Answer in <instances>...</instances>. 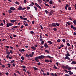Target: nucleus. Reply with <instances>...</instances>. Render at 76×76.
<instances>
[{
    "instance_id": "obj_1",
    "label": "nucleus",
    "mask_w": 76,
    "mask_h": 76,
    "mask_svg": "<svg viewBox=\"0 0 76 76\" xmlns=\"http://www.w3.org/2000/svg\"><path fill=\"white\" fill-rule=\"evenodd\" d=\"M44 57H45V56L43 55H41L40 56L36 57L35 58V60L37 62H38L39 61H38V59H43L44 58Z\"/></svg>"
},
{
    "instance_id": "obj_2",
    "label": "nucleus",
    "mask_w": 76,
    "mask_h": 76,
    "mask_svg": "<svg viewBox=\"0 0 76 76\" xmlns=\"http://www.w3.org/2000/svg\"><path fill=\"white\" fill-rule=\"evenodd\" d=\"M53 12L52 11H50L49 13V15L51 16V15H53Z\"/></svg>"
},
{
    "instance_id": "obj_3",
    "label": "nucleus",
    "mask_w": 76,
    "mask_h": 76,
    "mask_svg": "<svg viewBox=\"0 0 76 76\" xmlns=\"http://www.w3.org/2000/svg\"><path fill=\"white\" fill-rule=\"evenodd\" d=\"M71 28L72 29H74V30H76V27L74 26L73 25H72L71 26Z\"/></svg>"
},
{
    "instance_id": "obj_4",
    "label": "nucleus",
    "mask_w": 76,
    "mask_h": 76,
    "mask_svg": "<svg viewBox=\"0 0 76 76\" xmlns=\"http://www.w3.org/2000/svg\"><path fill=\"white\" fill-rule=\"evenodd\" d=\"M40 41H41L42 44H43L44 43V40L42 39H40Z\"/></svg>"
},
{
    "instance_id": "obj_5",
    "label": "nucleus",
    "mask_w": 76,
    "mask_h": 76,
    "mask_svg": "<svg viewBox=\"0 0 76 76\" xmlns=\"http://www.w3.org/2000/svg\"><path fill=\"white\" fill-rule=\"evenodd\" d=\"M52 26L53 27H57V26L56 25V23H52Z\"/></svg>"
},
{
    "instance_id": "obj_6",
    "label": "nucleus",
    "mask_w": 76,
    "mask_h": 76,
    "mask_svg": "<svg viewBox=\"0 0 76 76\" xmlns=\"http://www.w3.org/2000/svg\"><path fill=\"white\" fill-rule=\"evenodd\" d=\"M69 7V4H66V6L65 7V10H67V7Z\"/></svg>"
},
{
    "instance_id": "obj_7",
    "label": "nucleus",
    "mask_w": 76,
    "mask_h": 76,
    "mask_svg": "<svg viewBox=\"0 0 76 76\" xmlns=\"http://www.w3.org/2000/svg\"><path fill=\"white\" fill-rule=\"evenodd\" d=\"M10 10H16V9L14 8L13 7H12L11 8H10Z\"/></svg>"
},
{
    "instance_id": "obj_8",
    "label": "nucleus",
    "mask_w": 76,
    "mask_h": 76,
    "mask_svg": "<svg viewBox=\"0 0 76 76\" xmlns=\"http://www.w3.org/2000/svg\"><path fill=\"white\" fill-rule=\"evenodd\" d=\"M67 54H65L66 56V57H68L70 56V55L69 54V53L68 52H67Z\"/></svg>"
},
{
    "instance_id": "obj_9",
    "label": "nucleus",
    "mask_w": 76,
    "mask_h": 76,
    "mask_svg": "<svg viewBox=\"0 0 76 76\" xmlns=\"http://www.w3.org/2000/svg\"><path fill=\"white\" fill-rule=\"evenodd\" d=\"M44 46L45 48H48V46L47 45V43H45V44Z\"/></svg>"
},
{
    "instance_id": "obj_10",
    "label": "nucleus",
    "mask_w": 76,
    "mask_h": 76,
    "mask_svg": "<svg viewBox=\"0 0 76 76\" xmlns=\"http://www.w3.org/2000/svg\"><path fill=\"white\" fill-rule=\"evenodd\" d=\"M18 10H22V7L20 6L18 8Z\"/></svg>"
},
{
    "instance_id": "obj_11",
    "label": "nucleus",
    "mask_w": 76,
    "mask_h": 76,
    "mask_svg": "<svg viewBox=\"0 0 76 76\" xmlns=\"http://www.w3.org/2000/svg\"><path fill=\"white\" fill-rule=\"evenodd\" d=\"M64 59H67L68 60H70V58H69L68 56H66V57H65V58Z\"/></svg>"
},
{
    "instance_id": "obj_12",
    "label": "nucleus",
    "mask_w": 76,
    "mask_h": 76,
    "mask_svg": "<svg viewBox=\"0 0 76 76\" xmlns=\"http://www.w3.org/2000/svg\"><path fill=\"white\" fill-rule=\"evenodd\" d=\"M48 42L49 43V44H52L51 45H53V43H52V42L51 41H48Z\"/></svg>"
},
{
    "instance_id": "obj_13",
    "label": "nucleus",
    "mask_w": 76,
    "mask_h": 76,
    "mask_svg": "<svg viewBox=\"0 0 76 76\" xmlns=\"http://www.w3.org/2000/svg\"><path fill=\"white\" fill-rule=\"evenodd\" d=\"M71 64L72 65L73 64H76V62L75 61H73L72 63H71Z\"/></svg>"
},
{
    "instance_id": "obj_14",
    "label": "nucleus",
    "mask_w": 76,
    "mask_h": 76,
    "mask_svg": "<svg viewBox=\"0 0 76 76\" xmlns=\"http://www.w3.org/2000/svg\"><path fill=\"white\" fill-rule=\"evenodd\" d=\"M19 51L20 52H24L25 50L24 49H20L19 50Z\"/></svg>"
},
{
    "instance_id": "obj_15",
    "label": "nucleus",
    "mask_w": 76,
    "mask_h": 76,
    "mask_svg": "<svg viewBox=\"0 0 76 76\" xmlns=\"http://www.w3.org/2000/svg\"><path fill=\"white\" fill-rule=\"evenodd\" d=\"M48 28H51V27H52V28H53V25L52 24H49V25Z\"/></svg>"
},
{
    "instance_id": "obj_16",
    "label": "nucleus",
    "mask_w": 76,
    "mask_h": 76,
    "mask_svg": "<svg viewBox=\"0 0 76 76\" xmlns=\"http://www.w3.org/2000/svg\"><path fill=\"white\" fill-rule=\"evenodd\" d=\"M53 3V1L52 0H50L49 1V4H52Z\"/></svg>"
},
{
    "instance_id": "obj_17",
    "label": "nucleus",
    "mask_w": 76,
    "mask_h": 76,
    "mask_svg": "<svg viewBox=\"0 0 76 76\" xmlns=\"http://www.w3.org/2000/svg\"><path fill=\"white\" fill-rule=\"evenodd\" d=\"M51 75H52V76H57V74H56L55 73V75H54V74H53V73H52L51 74Z\"/></svg>"
},
{
    "instance_id": "obj_18",
    "label": "nucleus",
    "mask_w": 76,
    "mask_h": 76,
    "mask_svg": "<svg viewBox=\"0 0 76 76\" xmlns=\"http://www.w3.org/2000/svg\"><path fill=\"white\" fill-rule=\"evenodd\" d=\"M33 69H34L35 70L37 71L38 70L37 68H36L35 67H33Z\"/></svg>"
},
{
    "instance_id": "obj_19",
    "label": "nucleus",
    "mask_w": 76,
    "mask_h": 76,
    "mask_svg": "<svg viewBox=\"0 0 76 76\" xmlns=\"http://www.w3.org/2000/svg\"><path fill=\"white\" fill-rule=\"evenodd\" d=\"M45 12L46 13V14H47V13H49V12L47 10H45Z\"/></svg>"
},
{
    "instance_id": "obj_20",
    "label": "nucleus",
    "mask_w": 76,
    "mask_h": 76,
    "mask_svg": "<svg viewBox=\"0 0 76 76\" xmlns=\"http://www.w3.org/2000/svg\"><path fill=\"white\" fill-rule=\"evenodd\" d=\"M17 21V20H11V22L13 23V22H16Z\"/></svg>"
},
{
    "instance_id": "obj_21",
    "label": "nucleus",
    "mask_w": 76,
    "mask_h": 76,
    "mask_svg": "<svg viewBox=\"0 0 76 76\" xmlns=\"http://www.w3.org/2000/svg\"><path fill=\"white\" fill-rule=\"evenodd\" d=\"M53 68L55 69H57L58 68L57 67H56L55 65H54L53 66Z\"/></svg>"
},
{
    "instance_id": "obj_22",
    "label": "nucleus",
    "mask_w": 76,
    "mask_h": 76,
    "mask_svg": "<svg viewBox=\"0 0 76 76\" xmlns=\"http://www.w3.org/2000/svg\"><path fill=\"white\" fill-rule=\"evenodd\" d=\"M7 67H10L11 66V64H7Z\"/></svg>"
},
{
    "instance_id": "obj_23",
    "label": "nucleus",
    "mask_w": 76,
    "mask_h": 76,
    "mask_svg": "<svg viewBox=\"0 0 76 76\" xmlns=\"http://www.w3.org/2000/svg\"><path fill=\"white\" fill-rule=\"evenodd\" d=\"M56 25L57 26H60V24L58 23H56Z\"/></svg>"
},
{
    "instance_id": "obj_24",
    "label": "nucleus",
    "mask_w": 76,
    "mask_h": 76,
    "mask_svg": "<svg viewBox=\"0 0 76 76\" xmlns=\"http://www.w3.org/2000/svg\"><path fill=\"white\" fill-rule=\"evenodd\" d=\"M44 4L46 6H48V7H49L50 6L48 4H47L46 3H44Z\"/></svg>"
},
{
    "instance_id": "obj_25",
    "label": "nucleus",
    "mask_w": 76,
    "mask_h": 76,
    "mask_svg": "<svg viewBox=\"0 0 76 76\" xmlns=\"http://www.w3.org/2000/svg\"><path fill=\"white\" fill-rule=\"evenodd\" d=\"M38 3H39V4H41V3H42V0H40V1H38Z\"/></svg>"
},
{
    "instance_id": "obj_26",
    "label": "nucleus",
    "mask_w": 76,
    "mask_h": 76,
    "mask_svg": "<svg viewBox=\"0 0 76 76\" xmlns=\"http://www.w3.org/2000/svg\"><path fill=\"white\" fill-rule=\"evenodd\" d=\"M34 9L36 11H37V7H36L34 6Z\"/></svg>"
},
{
    "instance_id": "obj_27",
    "label": "nucleus",
    "mask_w": 76,
    "mask_h": 76,
    "mask_svg": "<svg viewBox=\"0 0 76 76\" xmlns=\"http://www.w3.org/2000/svg\"><path fill=\"white\" fill-rule=\"evenodd\" d=\"M26 8H27V10H29L30 9V7H26Z\"/></svg>"
},
{
    "instance_id": "obj_28",
    "label": "nucleus",
    "mask_w": 76,
    "mask_h": 76,
    "mask_svg": "<svg viewBox=\"0 0 76 76\" xmlns=\"http://www.w3.org/2000/svg\"><path fill=\"white\" fill-rule=\"evenodd\" d=\"M37 7H38V8H39V9H41V7H40V6H39V5H38V6H37Z\"/></svg>"
},
{
    "instance_id": "obj_29",
    "label": "nucleus",
    "mask_w": 76,
    "mask_h": 76,
    "mask_svg": "<svg viewBox=\"0 0 76 76\" xmlns=\"http://www.w3.org/2000/svg\"><path fill=\"white\" fill-rule=\"evenodd\" d=\"M37 7H38V8H39V9H41V7H40V6H39V5H38V6H37Z\"/></svg>"
},
{
    "instance_id": "obj_30",
    "label": "nucleus",
    "mask_w": 76,
    "mask_h": 76,
    "mask_svg": "<svg viewBox=\"0 0 76 76\" xmlns=\"http://www.w3.org/2000/svg\"><path fill=\"white\" fill-rule=\"evenodd\" d=\"M37 7H38V8H39V9H41V7H40V6H39V5H38V6H37Z\"/></svg>"
},
{
    "instance_id": "obj_31",
    "label": "nucleus",
    "mask_w": 76,
    "mask_h": 76,
    "mask_svg": "<svg viewBox=\"0 0 76 76\" xmlns=\"http://www.w3.org/2000/svg\"><path fill=\"white\" fill-rule=\"evenodd\" d=\"M45 62L46 63H48L49 62V61L48 60L45 59Z\"/></svg>"
},
{
    "instance_id": "obj_32",
    "label": "nucleus",
    "mask_w": 76,
    "mask_h": 76,
    "mask_svg": "<svg viewBox=\"0 0 76 76\" xmlns=\"http://www.w3.org/2000/svg\"><path fill=\"white\" fill-rule=\"evenodd\" d=\"M53 31H57V28H53Z\"/></svg>"
},
{
    "instance_id": "obj_33",
    "label": "nucleus",
    "mask_w": 76,
    "mask_h": 76,
    "mask_svg": "<svg viewBox=\"0 0 76 76\" xmlns=\"http://www.w3.org/2000/svg\"><path fill=\"white\" fill-rule=\"evenodd\" d=\"M15 4H18V5H19V2H18V1H16V2H15Z\"/></svg>"
},
{
    "instance_id": "obj_34",
    "label": "nucleus",
    "mask_w": 76,
    "mask_h": 76,
    "mask_svg": "<svg viewBox=\"0 0 76 76\" xmlns=\"http://www.w3.org/2000/svg\"><path fill=\"white\" fill-rule=\"evenodd\" d=\"M8 12H9V13H12V10H8Z\"/></svg>"
},
{
    "instance_id": "obj_35",
    "label": "nucleus",
    "mask_w": 76,
    "mask_h": 76,
    "mask_svg": "<svg viewBox=\"0 0 76 76\" xmlns=\"http://www.w3.org/2000/svg\"><path fill=\"white\" fill-rule=\"evenodd\" d=\"M47 57H48V58H50V59H51V58H53L52 57H50V56H47Z\"/></svg>"
},
{
    "instance_id": "obj_36",
    "label": "nucleus",
    "mask_w": 76,
    "mask_h": 76,
    "mask_svg": "<svg viewBox=\"0 0 76 76\" xmlns=\"http://www.w3.org/2000/svg\"><path fill=\"white\" fill-rule=\"evenodd\" d=\"M60 41H61V40H60V39H58L57 41V42H60Z\"/></svg>"
},
{
    "instance_id": "obj_37",
    "label": "nucleus",
    "mask_w": 76,
    "mask_h": 76,
    "mask_svg": "<svg viewBox=\"0 0 76 76\" xmlns=\"http://www.w3.org/2000/svg\"><path fill=\"white\" fill-rule=\"evenodd\" d=\"M22 67H23V68H24V69H26V66H25L24 65H23L22 66Z\"/></svg>"
},
{
    "instance_id": "obj_38",
    "label": "nucleus",
    "mask_w": 76,
    "mask_h": 76,
    "mask_svg": "<svg viewBox=\"0 0 76 76\" xmlns=\"http://www.w3.org/2000/svg\"><path fill=\"white\" fill-rule=\"evenodd\" d=\"M66 44L68 47H69V46H70V44H69V43H67V44Z\"/></svg>"
},
{
    "instance_id": "obj_39",
    "label": "nucleus",
    "mask_w": 76,
    "mask_h": 76,
    "mask_svg": "<svg viewBox=\"0 0 76 76\" xmlns=\"http://www.w3.org/2000/svg\"><path fill=\"white\" fill-rule=\"evenodd\" d=\"M23 20H27V18H23Z\"/></svg>"
},
{
    "instance_id": "obj_40",
    "label": "nucleus",
    "mask_w": 76,
    "mask_h": 76,
    "mask_svg": "<svg viewBox=\"0 0 76 76\" xmlns=\"http://www.w3.org/2000/svg\"><path fill=\"white\" fill-rule=\"evenodd\" d=\"M12 25H13V24L11 23H9V26H12Z\"/></svg>"
},
{
    "instance_id": "obj_41",
    "label": "nucleus",
    "mask_w": 76,
    "mask_h": 76,
    "mask_svg": "<svg viewBox=\"0 0 76 76\" xmlns=\"http://www.w3.org/2000/svg\"><path fill=\"white\" fill-rule=\"evenodd\" d=\"M21 58L23 60L24 59V57H23V56H21Z\"/></svg>"
},
{
    "instance_id": "obj_42",
    "label": "nucleus",
    "mask_w": 76,
    "mask_h": 76,
    "mask_svg": "<svg viewBox=\"0 0 76 76\" xmlns=\"http://www.w3.org/2000/svg\"><path fill=\"white\" fill-rule=\"evenodd\" d=\"M66 23H67V24H68V25H70V23L68 22H66Z\"/></svg>"
},
{
    "instance_id": "obj_43",
    "label": "nucleus",
    "mask_w": 76,
    "mask_h": 76,
    "mask_svg": "<svg viewBox=\"0 0 76 76\" xmlns=\"http://www.w3.org/2000/svg\"><path fill=\"white\" fill-rule=\"evenodd\" d=\"M7 54L8 55H10V52H7Z\"/></svg>"
},
{
    "instance_id": "obj_44",
    "label": "nucleus",
    "mask_w": 76,
    "mask_h": 76,
    "mask_svg": "<svg viewBox=\"0 0 76 76\" xmlns=\"http://www.w3.org/2000/svg\"><path fill=\"white\" fill-rule=\"evenodd\" d=\"M73 22V23H74V24L76 23V20H74Z\"/></svg>"
},
{
    "instance_id": "obj_45",
    "label": "nucleus",
    "mask_w": 76,
    "mask_h": 76,
    "mask_svg": "<svg viewBox=\"0 0 76 76\" xmlns=\"http://www.w3.org/2000/svg\"><path fill=\"white\" fill-rule=\"evenodd\" d=\"M62 41L63 42H66V40H65L64 39H62Z\"/></svg>"
},
{
    "instance_id": "obj_46",
    "label": "nucleus",
    "mask_w": 76,
    "mask_h": 76,
    "mask_svg": "<svg viewBox=\"0 0 76 76\" xmlns=\"http://www.w3.org/2000/svg\"><path fill=\"white\" fill-rule=\"evenodd\" d=\"M27 73H28V75H30V72L28 71L27 70Z\"/></svg>"
},
{
    "instance_id": "obj_47",
    "label": "nucleus",
    "mask_w": 76,
    "mask_h": 76,
    "mask_svg": "<svg viewBox=\"0 0 76 76\" xmlns=\"http://www.w3.org/2000/svg\"><path fill=\"white\" fill-rule=\"evenodd\" d=\"M31 34H34V32L33 31H31L30 32Z\"/></svg>"
},
{
    "instance_id": "obj_48",
    "label": "nucleus",
    "mask_w": 76,
    "mask_h": 76,
    "mask_svg": "<svg viewBox=\"0 0 76 76\" xmlns=\"http://www.w3.org/2000/svg\"><path fill=\"white\" fill-rule=\"evenodd\" d=\"M69 66H66V67L65 68V69H69Z\"/></svg>"
},
{
    "instance_id": "obj_49",
    "label": "nucleus",
    "mask_w": 76,
    "mask_h": 76,
    "mask_svg": "<svg viewBox=\"0 0 76 76\" xmlns=\"http://www.w3.org/2000/svg\"><path fill=\"white\" fill-rule=\"evenodd\" d=\"M68 74L71 75L72 74H73V72H69V73H68Z\"/></svg>"
},
{
    "instance_id": "obj_50",
    "label": "nucleus",
    "mask_w": 76,
    "mask_h": 76,
    "mask_svg": "<svg viewBox=\"0 0 76 76\" xmlns=\"http://www.w3.org/2000/svg\"><path fill=\"white\" fill-rule=\"evenodd\" d=\"M15 61L14 60H13L12 61H11V63H13L14 62H15Z\"/></svg>"
},
{
    "instance_id": "obj_51",
    "label": "nucleus",
    "mask_w": 76,
    "mask_h": 76,
    "mask_svg": "<svg viewBox=\"0 0 76 76\" xmlns=\"http://www.w3.org/2000/svg\"><path fill=\"white\" fill-rule=\"evenodd\" d=\"M26 57H28V58H29V56L28 55V54H26Z\"/></svg>"
},
{
    "instance_id": "obj_52",
    "label": "nucleus",
    "mask_w": 76,
    "mask_h": 76,
    "mask_svg": "<svg viewBox=\"0 0 76 76\" xmlns=\"http://www.w3.org/2000/svg\"><path fill=\"white\" fill-rule=\"evenodd\" d=\"M68 9L69 10H70L71 9V7H69Z\"/></svg>"
},
{
    "instance_id": "obj_53",
    "label": "nucleus",
    "mask_w": 76,
    "mask_h": 76,
    "mask_svg": "<svg viewBox=\"0 0 76 76\" xmlns=\"http://www.w3.org/2000/svg\"><path fill=\"white\" fill-rule=\"evenodd\" d=\"M45 52H47L48 53H50L49 52V50H45Z\"/></svg>"
},
{
    "instance_id": "obj_54",
    "label": "nucleus",
    "mask_w": 76,
    "mask_h": 76,
    "mask_svg": "<svg viewBox=\"0 0 76 76\" xmlns=\"http://www.w3.org/2000/svg\"><path fill=\"white\" fill-rule=\"evenodd\" d=\"M20 19H23V17H22V16H20Z\"/></svg>"
},
{
    "instance_id": "obj_55",
    "label": "nucleus",
    "mask_w": 76,
    "mask_h": 76,
    "mask_svg": "<svg viewBox=\"0 0 76 76\" xmlns=\"http://www.w3.org/2000/svg\"><path fill=\"white\" fill-rule=\"evenodd\" d=\"M9 23H7V24H6V25H7V26L8 27H9Z\"/></svg>"
},
{
    "instance_id": "obj_56",
    "label": "nucleus",
    "mask_w": 76,
    "mask_h": 76,
    "mask_svg": "<svg viewBox=\"0 0 76 76\" xmlns=\"http://www.w3.org/2000/svg\"><path fill=\"white\" fill-rule=\"evenodd\" d=\"M67 69H68V70L69 71L71 70V67H69V68H68Z\"/></svg>"
},
{
    "instance_id": "obj_57",
    "label": "nucleus",
    "mask_w": 76,
    "mask_h": 76,
    "mask_svg": "<svg viewBox=\"0 0 76 76\" xmlns=\"http://www.w3.org/2000/svg\"><path fill=\"white\" fill-rule=\"evenodd\" d=\"M3 22L4 25H5V23H6V20H3Z\"/></svg>"
},
{
    "instance_id": "obj_58",
    "label": "nucleus",
    "mask_w": 76,
    "mask_h": 76,
    "mask_svg": "<svg viewBox=\"0 0 76 76\" xmlns=\"http://www.w3.org/2000/svg\"><path fill=\"white\" fill-rule=\"evenodd\" d=\"M60 47H64V45L61 44L60 45Z\"/></svg>"
},
{
    "instance_id": "obj_59",
    "label": "nucleus",
    "mask_w": 76,
    "mask_h": 76,
    "mask_svg": "<svg viewBox=\"0 0 76 76\" xmlns=\"http://www.w3.org/2000/svg\"><path fill=\"white\" fill-rule=\"evenodd\" d=\"M14 29H15V28H18V26H15L14 27Z\"/></svg>"
},
{
    "instance_id": "obj_60",
    "label": "nucleus",
    "mask_w": 76,
    "mask_h": 76,
    "mask_svg": "<svg viewBox=\"0 0 76 76\" xmlns=\"http://www.w3.org/2000/svg\"><path fill=\"white\" fill-rule=\"evenodd\" d=\"M40 38H41V39H42V38H43L42 37V35H40Z\"/></svg>"
},
{
    "instance_id": "obj_61",
    "label": "nucleus",
    "mask_w": 76,
    "mask_h": 76,
    "mask_svg": "<svg viewBox=\"0 0 76 76\" xmlns=\"http://www.w3.org/2000/svg\"><path fill=\"white\" fill-rule=\"evenodd\" d=\"M40 27L41 29H43V27H42V25H40Z\"/></svg>"
},
{
    "instance_id": "obj_62",
    "label": "nucleus",
    "mask_w": 76,
    "mask_h": 76,
    "mask_svg": "<svg viewBox=\"0 0 76 76\" xmlns=\"http://www.w3.org/2000/svg\"><path fill=\"white\" fill-rule=\"evenodd\" d=\"M66 67V66H62V68L63 69H64Z\"/></svg>"
},
{
    "instance_id": "obj_63",
    "label": "nucleus",
    "mask_w": 76,
    "mask_h": 76,
    "mask_svg": "<svg viewBox=\"0 0 76 76\" xmlns=\"http://www.w3.org/2000/svg\"><path fill=\"white\" fill-rule=\"evenodd\" d=\"M23 27H24L23 26V25L21 26V27H20V28H21V29H22V28H23Z\"/></svg>"
},
{
    "instance_id": "obj_64",
    "label": "nucleus",
    "mask_w": 76,
    "mask_h": 76,
    "mask_svg": "<svg viewBox=\"0 0 76 76\" xmlns=\"http://www.w3.org/2000/svg\"><path fill=\"white\" fill-rule=\"evenodd\" d=\"M37 65H38V66H40V63H37Z\"/></svg>"
}]
</instances>
